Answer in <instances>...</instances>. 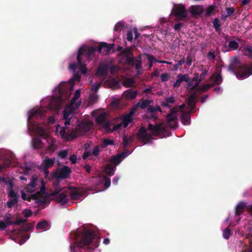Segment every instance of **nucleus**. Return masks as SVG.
I'll use <instances>...</instances> for the list:
<instances>
[{"label": "nucleus", "instance_id": "38", "mask_svg": "<svg viewBox=\"0 0 252 252\" xmlns=\"http://www.w3.org/2000/svg\"><path fill=\"white\" fill-rule=\"evenodd\" d=\"M13 216L11 214H6L4 216V221L9 225L13 224V221L12 220Z\"/></svg>", "mask_w": 252, "mask_h": 252}, {"label": "nucleus", "instance_id": "58", "mask_svg": "<svg viewBox=\"0 0 252 252\" xmlns=\"http://www.w3.org/2000/svg\"><path fill=\"white\" fill-rule=\"evenodd\" d=\"M43 113L42 110L40 109L36 110L31 113V117H37L40 116L42 115Z\"/></svg>", "mask_w": 252, "mask_h": 252}, {"label": "nucleus", "instance_id": "19", "mask_svg": "<svg viewBox=\"0 0 252 252\" xmlns=\"http://www.w3.org/2000/svg\"><path fill=\"white\" fill-rule=\"evenodd\" d=\"M135 111V108H133L131 111L128 114L124 116L122 124L123 126L126 128L128 124L132 122V116Z\"/></svg>", "mask_w": 252, "mask_h": 252}, {"label": "nucleus", "instance_id": "24", "mask_svg": "<svg viewBox=\"0 0 252 252\" xmlns=\"http://www.w3.org/2000/svg\"><path fill=\"white\" fill-rule=\"evenodd\" d=\"M246 208V203L244 202H239L236 207L235 214L237 216H239L244 212V209Z\"/></svg>", "mask_w": 252, "mask_h": 252}, {"label": "nucleus", "instance_id": "28", "mask_svg": "<svg viewBox=\"0 0 252 252\" xmlns=\"http://www.w3.org/2000/svg\"><path fill=\"white\" fill-rule=\"evenodd\" d=\"M151 101L148 99L143 100L139 102L136 104L134 108H135V109H136L137 107H140L142 109H145L146 108H147V107L149 106H150V103H151Z\"/></svg>", "mask_w": 252, "mask_h": 252}, {"label": "nucleus", "instance_id": "47", "mask_svg": "<svg viewBox=\"0 0 252 252\" xmlns=\"http://www.w3.org/2000/svg\"><path fill=\"white\" fill-rule=\"evenodd\" d=\"M186 61L185 58H183L177 62V63L174 65V70L177 71L180 66L185 63Z\"/></svg>", "mask_w": 252, "mask_h": 252}, {"label": "nucleus", "instance_id": "55", "mask_svg": "<svg viewBox=\"0 0 252 252\" xmlns=\"http://www.w3.org/2000/svg\"><path fill=\"white\" fill-rule=\"evenodd\" d=\"M17 202H18V199H9L7 202V207L9 208H11Z\"/></svg>", "mask_w": 252, "mask_h": 252}, {"label": "nucleus", "instance_id": "31", "mask_svg": "<svg viewBox=\"0 0 252 252\" xmlns=\"http://www.w3.org/2000/svg\"><path fill=\"white\" fill-rule=\"evenodd\" d=\"M37 179L36 178L32 177L31 182L27 186L26 189L28 191L32 192L36 186V182Z\"/></svg>", "mask_w": 252, "mask_h": 252}, {"label": "nucleus", "instance_id": "32", "mask_svg": "<svg viewBox=\"0 0 252 252\" xmlns=\"http://www.w3.org/2000/svg\"><path fill=\"white\" fill-rule=\"evenodd\" d=\"M143 55L147 57L148 60V64L150 68L153 66L154 62H158V60L155 58L154 56L152 55H150L148 53H144Z\"/></svg>", "mask_w": 252, "mask_h": 252}, {"label": "nucleus", "instance_id": "1", "mask_svg": "<svg viewBox=\"0 0 252 252\" xmlns=\"http://www.w3.org/2000/svg\"><path fill=\"white\" fill-rule=\"evenodd\" d=\"M76 244L70 246L71 252H76L77 248L87 249L91 252L97 248L100 243V238L92 229H83L74 233Z\"/></svg>", "mask_w": 252, "mask_h": 252}, {"label": "nucleus", "instance_id": "11", "mask_svg": "<svg viewBox=\"0 0 252 252\" xmlns=\"http://www.w3.org/2000/svg\"><path fill=\"white\" fill-rule=\"evenodd\" d=\"M106 112H102L98 114L95 118V123L99 125H101L106 131L110 129V126L109 120L107 119Z\"/></svg>", "mask_w": 252, "mask_h": 252}, {"label": "nucleus", "instance_id": "43", "mask_svg": "<svg viewBox=\"0 0 252 252\" xmlns=\"http://www.w3.org/2000/svg\"><path fill=\"white\" fill-rule=\"evenodd\" d=\"M21 195H22V198L24 200L31 201V200L32 199H36V194L32 195V196H30V197H27L26 193L24 191L21 192Z\"/></svg>", "mask_w": 252, "mask_h": 252}, {"label": "nucleus", "instance_id": "5", "mask_svg": "<svg viewBox=\"0 0 252 252\" xmlns=\"http://www.w3.org/2000/svg\"><path fill=\"white\" fill-rule=\"evenodd\" d=\"M124 54L126 63L131 66H135L136 70L142 67V62L140 60H135L132 49L130 47H126L122 52Z\"/></svg>", "mask_w": 252, "mask_h": 252}, {"label": "nucleus", "instance_id": "2", "mask_svg": "<svg viewBox=\"0 0 252 252\" xmlns=\"http://www.w3.org/2000/svg\"><path fill=\"white\" fill-rule=\"evenodd\" d=\"M228 70L235 73L237 78L245 79L252 75V63L248 64H241L238 58L235 57L229 64Z\"/></svg>", "mask_w": 252, "mask_h": 252}, {"label": "nucleus", "instance_id": "3", "mask_svg": "<svg viewBox=\"0 0 252 252\" xmlns=\"http://www.w3.org/2000/svg\"><path fill=\"white\" fill-rule=\"evenodd\" d=\"M96 51V48L92 46L88 47L83 46L79 49L77 60L80 66V71L82 74H86L88 70L86 61L90 60Z\"/></svg>", "mask_w": 252, "mask_h": 252}, {"label": "nucleus", "instance_id": "42", "mask_svg": "<svg viewBox=\"0 0 252 252\" xmlns=\"http://www.w3.org/2000/svg\"><path fill=\"white\" fill-rule=\"evenodd\" d=\"M228 46L230 49L234 50L238 48L239 44L236 41L231 40L229 42Z\"/></svg>", "mask_w": 252, "mask_h": 252}, {"label": "nucleus", "instance_id": "9", "mask_svg": "<svg viewBox=\"0 0 252 252\" xmlns=\"http://www.w3.org/2000/svg\"><path fill=\"white\" fill-rule=\"evenodd\" d=\"M71 168L66 165H63L60 168H58L57 171L54 173L53 177L58 178L61 180L66 179L69 178L71 173Z\"/></svg>", "mask_w": 252, "mask_h": 252}, {"label": "nucleus", "instance_id": "45", "mask_svg": "<svg viewBox=\"0 0 252 252\" xmlns=\"http://www.w3.org/2000/svg\"><path fill=\"white\" fill-rule=\"evenodd\" d=\"M213 26L216 32L220 31V27L221 26L220 21L218 18H215L213 22Z\"/></svg>", "mask_w": 252, "mask_h": 252}, {"label": "nucleus", "instance_id": "20", "mask_svg": "<svg viewBox=\"0 0 252 252\" xmlns=\"http://www.w3.org/2000/svg\"><path fill=\"white\" fill-rule=\"evenodd\" d=\"M56 200L61 205H64L68 201V199L67 198L66 193L64 192H62L56 196Z\"/></svg>", "mask_w": 252, "mask_h": 252}, {"label": "nucleus", "instance_id": "40", "mask_svg": "<svg viewBox=\"0 0 252 252\" xmlns=\"http://www.w3.org/2000/svg\"><path fill=\"white\" fill-rule=\"evenodd\" d=\"M135 82L130 78H127L125 79L123 82V85L125 87L128 88L132 86Z\"/></svg>", "mask_w": 252, "mask_h": 252}, {"label": "nucleus", "instance_id": "57", "mask_svg": "<svg viewBox=\"0 0 252 252\" xmlns=\"http://www.w3.org/2000/svg\"><path fill=\"white\" fill-rule=\"evenodd\" d=\"M214 10V6H213V5H210L208 7V8L206 9V13H205V15L206 16H210L213 11Z\"/></svg>", "mask_w": 252, "mask_h": 252}, {"label": "nucleus", "instance_id": "33", "mask_svg": "<svg viewBox=\"0 0 252 252\" xmlns=\"http://www.w3.org/2000/svg\"><path fill=\"white\" fill-rule=\"evenodd\" d=\"M35 132L37 135L42 136L44 138H46L47 137L45 129L41 126H38L36 127Z\"/></svg>", "mask_w": 252, "mask_h": 252}, {"label": "nucleus", "instance_id": "64", "mask_svg": "<svg viewBox=\"0 0 252 252\" xmlns=\"http://www.w3.org/2000/svg\"><path fill=\"white\" fill-rule=\"evenodd\" d=\"M207 57L209 60H215L216 58V55L214 51H210V52H209Z\"/></svg>", "mask_w": 252, "mask_h": 252}, {"label": "nucleus", "instance_id": "53", "mask_svg": "<svg viewBox=\"0 0 252 252\" xmlns=\"http://www.w3.org/2000/svg\"><path fill=\"white\" fill-rule=\"evenodd\" d=\"M33 226V225L32 223H27L21 227V229L23 231H29L31 228H32Z\"/></svg>", "mask_w": 252, "mask_h": 252}, {"label": "nucleus", "instance_id": "46", "mask_svg": "<svg viewBox=\"0 0 252 252\" xmlns=\"http://www.w3.org/2000/svg\"><path fill=\"white\" fill-rule=\"evenodd\" d=\"M124 27V23L119 22L116 23V24L115 25L114 27V30L117 32H120L123 30Z\"/></svg>", "mask_w": 252, "mask_h": 252}, {"label": "nucleus", "instance_id": "4", "mask_svg": "<svg viewBox=\"0 0 252 252\" xmlns=\"http://www.w3.org/2000/svg\"><path fill=\"white\" fill-rule=\"evenodd\" d=\"M80 80V75L78 73H74L68 81H62L55 87L53 90V94H72L71 92L73 89L75 81L79 82Z\"/></svg>", "mask_w": 252, "mask_h": 252}, {"label": "nucleus", "instance_id": "39", "mask_svg": "<svg viewBox=\"0 0 252 252\" xmlns=\"http://www.w3.org/2000/svg\"><path fill=\"white\" fill-rule=\"evenodd\" d=\"M114 145V142L112 140H110L108 139H104L101 144V147L102 148H106L108 145Z\"/></svg>", "mask_w": 252, "mask_h": 252}, {"label": "nucleus", "instance_id": "18", "mask_svg": "<svg viewBox=\"0 0 252 252\" xmlns=\"http://www.w3.org/2000/svg\"><path fill=\"white\" fill-rule=\"evenodd\" d=\"M189 11L191 12L192 16L195 17L196 16H199L202 14L204 11V8L201 5H192L189 7Z\"/></svg>", "mask_w": 252, "mask_h": 252}, {"label": "nucleus", "instance_id": "23", "mask_svg": "<svg viewBox=\"0 0 252 252\" xmlns=\"http://www.w3.org/2000/svg\"><path fill=\"white\" fill-rule=\"evenodd\" d=\"M116 167L111 163H108L104 168V171L108 175L112 176L114 175Z\"/></svg>", "mask_w": 252, "mask_h": 252}, {"label": "nucleus", "instance_id": "54", "mask_svg": "<svg viewBox=\"0 0 252 252\" xmlns=\"http://www.w3.org/2000/svg\"><path fill=\"white\" fill-rule=\"evenodd\" d=\"M231 235L230 229L228 227L225 228L223 232V237L225 239H228Z\"/></svg>", "mask_w": 252, "mask_h": 252}, {"label": "nucleus", "instance_id": "49", "mask_svg": "<svg viewBox=\"0 0 252 252\" xmlns=\"http://www.w3.org/2000/svg\"><path fill=\"white\" fill-rule=\"evenodd\" d=\"M112 107L114 108H118L120 104V100L117 98H113V100L111 102Z\"/></svg>", "mask_w": 252, "mask_h": 252}, {"label": "nucleus", "instance_id": "10", "mask_svg": "<svg viewBox=\"0 0 252 252\" xmlns=\"http://www.w3.org/2000/svg\"><path fill=\"white\" fill-rule=\"evenodd\" d=\"M158 111L162 112V110L159 105H156L155 107L149 106L147 107L146 114L144 115V118L156 121L158 118Z\"/></svg>", "mask_w": 252, "mask_h": 252}, {"label": "nucleus", "instance_id": "26", "mask_svg": "<svg viewBox=\"0 0 252 252\" xmlns=\"http://www.w3.org/2000/svg\"><path fill=\"white\" fill-rule=\"evenodd\" d=\"M182 124L184 125H189L190 122V117L188 114L183 113L181 116Z\"/></svg>", "mask_w": 252, "mask_h": 252}, {"label": "nucleus", "instance_id": "61", "mask_svg": "<svg viewBox=\"0 0 252 252\" xmlns=\"http://www.w3.org/2000/svg\"><path fill=\"white\" fill-rule=\"evenodd\" d=\"M23 214L25 218H28L32 216V212L30 209H25L23 211Z\"/></svg>", "mask_w": 252, "mask_h": 252}, {"label": "nucleus", "instance_id": "7", "mask_svg": "<svg viewBox=\"0 0 252 252\" xmlns=\"http://www.w3.org/2000/svg\"><path fill=\"white\" fill-rule=\"evenodd\" d=\"M185 107V104H182L178 107H173L170 109L169 113L166 116L167 124L171 127L175 128L177 126V123L176 122L177 119L176 113L179 110H182Z\"/></svg>", "mask_w": 252, "mask_h": 252}, {"label": "nucleus", "instance_id": "44", "mask_svg": "<svg viewBox=\"0 0 252 252\" xmlns=\"http://www.w3.org/2000/svg\"><path fill=\"white\" fill-rule=\"evenodd\" d=\"M109 86L110 88L113 89H116L119 88L120 83L119 82L113 79L109 83Z\"/></svg>", "mask_w": 252, "mask_h": 252}, {"label": "nucleus", "instance_id": "12", "mask_svg": "<svg viewBox=\"0 0 252 252\" xmlns=\"http://www.w3.org/2000/svg\"><path fill=\"white\" fill-rule=\"evenodd\" d=\"M137 138L139 141L146 144L152 138V135L147 133V130L144 127H141L137 133Z\"/></svg>", "mask_w": 252, "mask_h": 252}, {"label": "nucleus", "instance_id": "27", "mask_svg": "<svg viewBox=\"0 0 252 252\" xmlns=\"http://www.w3.org/2000/svg\"><path fill=\"white\" fill-rule=\"evenodd\" d=\"M213 86L209 84H206L203 85L197 86L196 91L198 93H205L209 90Z\"/></svg>", "mask_w": 252, "mask_h": 252}, {"label": "nucleus", "instance_id": "52", "mask_svg": "<svg viewBox=\"0 0 252 252\" xmlns=\"http://www.w3.org/2000/svg\"><path fill=\"white\" fill-rule=\"evenodd\" d=\"M55 178V180L53 181V187L54 189L63 188V187H61L60 186V182L62 180L60 179H58V178Z\"/></svg>", "mask_w": 252, "mask_h": 252}, {"label": "nucleus", "instance_id": "25", "mask_svg": "<svg viewBox=\"0 0 252 252\" xmlns=\"http://www.w3.org/2000/svg\"><path fill=\"white\" fill-rule=\"evenodd\" d=\"M175 101L174 98L173 96H170L166 98L164 101L161 102V106L162 107H166L168 108L171 107V104H173Z\"/></svg>", "mask_w": 252, "mask_h": 252}, {"label": "nucleus", "instance_id": "50", "mask_svg": "<svg viewBox=\"0 0 252 252\" xmlns=\"http://www.w3.org/2000/svg\"><path fill=\"white\" fill-rule=\"evenodd\" d=\"M103 180L104 181V188L105 189H107L109 188L111 184V180L110 178L107 176H104L103 178Z\"/></svg>", "mask_w": 252, "mask_h": 252}, {"label": "nucleus", "instance_id": "41", "mask_svg": "<svg viewBox=\"0 0 252 252\" xmlns=\"http://www.w3.org/2000/svg\"><path fill=\"white\" fill-rule=\"evenodd\" d=\"M194 60L195 57L193 55H192L190 53L188 54L186 59V63L188 66H190L191 65L192 62Z\"/></svg>", "mask_w": 252, "mask_h": 252}, {"label": "nucleus", "instance_id": "6", "mask_svg": "<svg viewBox=\"0 0 252 252\" xmlns=\"http://www.w3.org/2000/svg\"><path fill=\"white\" fill-rule=\"evenodd\" d=\"M148 129L155 136H159L160 138L165 137L168 132L164 128L163 123H159L153 125L149 123L148 126Z\"/></svg>", "mask_w": 252, "mask_h": 252}, {"label": "nucleus", "instance_id": "15", "mask_svg": "<svg viewBox=\"0 0 252 252\" xmlns=\"http://www.w3.org/2000/svg\"><path fill=\"white\" fill-rule=\"evenodd\" d=\"M109 69V66L108 64H100L97 67L96 74L98 76L101 77L103 79H105L108 76Z\"/></svg>", "mask_w": 252, "mask_h": 252}, {"label": "nucleus", "instance_id": "56", "mask_svg": "<svg viewBox=\"0 0 252 252\" xmlns=\"http://www.w3.org/2000/svg\"><path fill=\"white\" fill-rule=\"evenodd\" d=\"M169 74L167 73H162L160 75V80L162 82H166L169 79Z\"/></svg>", "mask_w": 252, "mask_h": 252}, {"label": "nucleus", "instance_id": "63", "mask_svg": "<svg viewBox=\"0 0 252 252\" xmlns=\"http://www.w3.org/2000/svg\"><path fill=\"white\" fill-rule=\"evenodd\" d=\"M67 155V151L65 150L59 151L58 156L62 158H64Z\"/></svg>", "mask_w": 252, "mask_h": 252}, {"label": "nucleus", "instance_id": "36", "mask_svg": "<svg viewBox=\"0 0 252 252\" xmlns=\"http://www.w3.org/2000/svg\"><path fill=\"white\" fill-rule=\"evenodd\" d=\"M48 222L46 220H44L38 222L36 226V228L37 229H46L48 227Z\"/></svg>", "mask_w": 252, "mask_h": 252}, {"label": "nucleus", "instance_id": "35", "mask_svg": "<svg viewBox=\"0 0 252 252\" xmlns=\"http://www.w3.org/2000/svg\"><path fill=\"white\" fill-rule=\"evenodd\" d=\"M55 162V158H46L44 160V167H46L47 168L52 167L54 164Z\"/></svg>", "mask_w": 252, "mask_h": 252}, {"label": "nucleus", "instance_id": "62", "mask_svg": "<svg viewBox=\"0 0 252 252\" xmlns=\"http://www.w3.org/2000/svg\"><path fill=\"white\" fill-rule=\"evenodd\" d=\"M126 39L130 42L133 40V33L131 31H128L126 35Z\"/></svg>", "mask_w": 252, "mask_h": 252}, {"label": "nucleus", "instance_id": "29", "mask_svg": "<svg viewBox=\"0 0 252 252\" xmlns=\"http://www.w3.org/2000/svg\"><path fill=\"white\" fill-rule=\"evenodd\" d=\"M122 161V159L118 154L112 157L110 160V163L116 167Z\"/></svg>", "mask_w": 252, "mask_h": 252}, {"label": "nucleus", "instance_id": "17", "mask_svg": "<svg viewBox=\"0 0 252 252\" xmlns=\"http://www.w3.org/2000/svg\"><path fill=\"white\" fill-rule=\"evenodd\" d=\"M114 44L109 45L106 42H101L98 46L97 51L99 53L106 55L113 48Z\"/></svg>", "mask_w": 252, "mask_h": 252}, {"label": "nucleus", "instance_id": "8", "mask_svg": "<svg viewBox=\"0 0 252 252\" xmlns=\"http://www.w3.org/2000/svg\"><path fill=\"white\" fill-rule=\"evenodd\" d=\"M172 12L179 20L183 21L187 16L185 6L181 4L175 5L172 9Z\"/></svg>", "mask_w": 252, "mask_h": 252}, {"label": "nucleus", "instance_id": "59", "mask_svg": "<svg viewBox=\"0 0 252 252\" xmlns=\"http://www.w3.org/2000/svg\"><path fill=\"white\" fill-rule=\"evenodd\" d=\"M64 188H57L54 189V191L50 193V195L51 196H57L60 194V192Z\"/></svg>", "mask_w": 252, "mask_h": 252}, {"label": "nucleus", "instance_id": "30", "mask_svg": "<svg viewBox=\"0 0 252 252\" xmlns=\"http://www.w3.org/2000/svg\"><path fill=\"white\" fill-rule=\"evenodd\" d=\"M133 137L132 136H128L124 135L123 137V147L126 148L128 144L131 143L133 141Z\"/></svg>", "mask_w": 252, "mask_h": 252}, {"label": "nucleus", "instance_id": "22", "mask_svg": "<svg viewBox=\"0 0 252 252\" xmlns=\"http://www.w3.org/2000/svg\"><path fill=\"white\" fill-rule=\"evenodd\" d=\"M32 145L34 149H41L43 147L42 141L38 138H33L32 140Z\"/></svg>", "mask_w": 252, "mask_h": 252}, {"label": "nucleus", "instance_id": "16", "mask_svg": "<svg viewBox=\"0 0 252 252\" xmlns=\"http://www.w3.org/2000/svg\"><path fill=\"white\" fill-rule=\"evenodd\" d=\"M189 77L188 74H182L180 73L177 76V80L174 83L173 86L174 88H178L180 87L183 82H189Z\"/></svg>", "mask_w": 252, "mask_h": 252}, {"label": "nucleus", "instance_id": "21", "mask_svg": "<svg viewBox=\"0 0 252 252\" xmlns=\"http://www.w3.org/2000/svg\"><path fill=\"white\" fill-rule=\"evenodd\" d=\"M187 100L188 106L190 109V111L195 108L196 102L199 95H189Z\"/></svg>", "mask_w": 252, "mask_h": 252}, {"label": "nucleus", "instance_id": "48", "mask_svg": "<svg viewBox=\"0 0 252 252\" xmlns=\"http://www.w3.org/2000/svg\"><path fill=\"white\" fill-rule=\"evenodd\" d=\"M37 202L40 203L41 205L45 204L46 203H49L50 199L49 196H46L44 198L38 199Z\"/></svg>", "mask_w": 252, "mask_h": 252}, {"label": "nucleus", "instance_id": "37", "mask_svg": "<svg viewBox=\"0 0 252 252\" xmlns=\"http://www.w3.org/2000/svg\"><path fill=\"white\" fill-rule=\"evenodd\" d=\"M186 82L187 83V88L188 89H191L192 91H196L197 86L199 85V82H196L195 84L193 85V82L191 80L190 78H189V81Z\"/></svg>", "mask_w": 252, "mask_h": 252}, {"label": "nucleus", "instance_id": "34", "mask_svg": "<svg viewBox=\"0 0 252 252\" xmlns=\"http://www.w3.org/2000/svg\"><path fill=\"white\" fill-rule=\"evenodd\" d=\"M211 79L214 82V83L216 85L220 84L222 80V77L220 74L212 75L211 77Z\"/></svg>", "mask_w": 252, "mask_h": 252}, {"label": "nucleus", "instance_id": "51", "mask_svg": "<svg viewBox=\"0 0 252 252\" xmlns=\"http://www.w3.org/2000/svg\"><path fill=\"white\" fill-rule=\"evenodd\" d=\"M101 84L102 82H99L92 86V91H93V93L92 94H96L97 92L98 89L101 86Z\"/></svg>", "mask_w": 252, "mask_h": 252}, {"label": "nucleus", "instance_id": "60", "mask_svg": "<svg viewBox=\"0 0 252 252\" xmlns=\"http://www.w3.org/2000/svg\"><path fill=\"white\" fill-rule=\"evenodd\" d=\"M8 196L12 199H18V196L17 194V193L14 191L13 190H11L9 191Z\"/></svg>", "mask_w": 252, "mask_h": 252}, {"label": "nucleus", "instance_id": "13", "mask_svg": "<svg viewBox=\"0 0 252 252\" xmlns=\"http://www.w3.org/2000/svg\"><path fill=\"white\" fill-rule=\"evenodd\" d=\"M68 189L71 190L70 196L73 200L79 199L85 193V191L81 188L69 186Z\"/></svg>", "mask_w": 252, "mask_h": 252}, {"label": "nucleus", "instance_id": "14", "mask_svg": "<svg viewBox=\"0 0 252 252\" xmlns=\"http://www.w3.org/2000/svg\"><path fill=\"white\" fill-rule=\"evenodd\" d=\"M63 95H52L49 106L51 109L59 110L62 106Z\"/></svg>", "mask_w": 252, "mask_h": 252}]
</instances>
